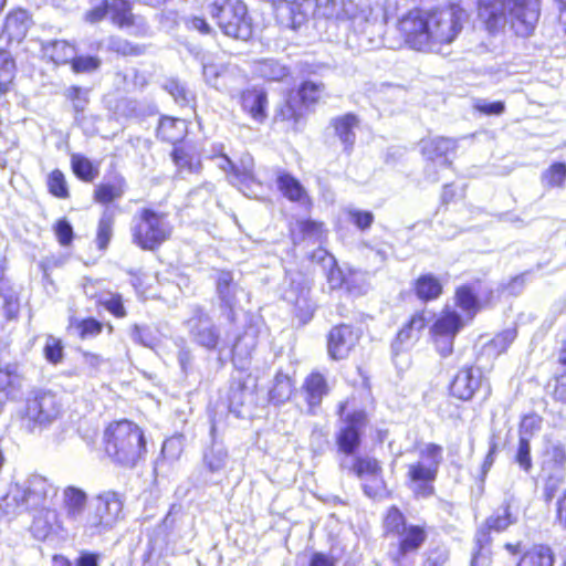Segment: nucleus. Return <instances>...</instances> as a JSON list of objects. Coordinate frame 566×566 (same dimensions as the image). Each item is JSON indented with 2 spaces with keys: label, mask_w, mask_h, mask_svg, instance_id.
<instances>
[{
  "label": "nucleus",
  "mask_w": 566,
  "mask_h": 566,
  "mask_svg": "<svg viewBox=\"0 0 566 566\" xmlns=\"http://www.w3.org/2000/svg\"><path fill=\"white\" fill-rule=\"evenodd\" d=\"M467 20V11L457 3L412 7L394 25L399 46L422 53L436 52L453 43Z\"/></svg>",
  "instance_id": "1"
},
{
  "label": "nucleus",
  "mask_w": 566,
  "mask_h": 566,
  "mask_svg": "<svg viewBox=\"0 0 566 566\" xmlns=\"http://www.w3.org/2000/svg\"><path fill=\"white\" fill-rule=\"evenodd\" d=\"M102 449L114 465L132 470L145 461L147 454L145 432L130 419L112 420L104 427Z\"/></svg>",
  "instance_id": "2"
},
{
  "label": "nucleus",
  "mask_w": 566,
  "mask_h": 566,
  "mask_svg": "<svg viewBox=\"0 0 566 566\" xmlns=\"http://www.w3.org/2000/svg\"><path fill=\"white\" fill-rule=\"evenodd\" d=\"M382 536L396 538L389 559L395 566H402L410 556L416 555L426 544L429 531L426 524L409 523L399 506L387 507L381 520Z\"/></svg>",
  "instance_id": "3"
},
{
  "label": "nucleus",
  "mask_w": 566,
  "mask_h": 566,
  "mask_svg": "<svg viewBox=\"0 0 566 566\" xmlns=\"http://www.w3.org/2000/svg\"><path fill=\"white\" fill-rule=\"evenodd\" d=\"M476 13L486 31L497 33L506 23L517 35L528 36L534 30V12L527 9V0H476Z\"/></svg>",
  "instance_id": "4"
},
{
  "label": "nucleus",
  "mask_w": 566,
  "mask_h": 566,
  "mask_svg": "<svg viewBox=\"0 0 566 566\" xmlns=\"http://www.w3.org/2000/svg\"><path fill=\"white\" fill-rule=\"evenodd\" d=\"M419 459L407 465L406 484L413 499L424 500L436 495V481L443 460V447L429 442L420 449Z\"/></svg>",
  "instance_id": "5"
},
{
  "label": "nucleus",
  "mask_w": 566,
  "mask_h": 566,
  "mask_svg": "<svg viewBox=\"0 0 566 566\" xmlns=\"http://www.w3.org/2000/svg\"><path fill=\"white\" fill-rule=\"evenodd\" d=\"M174 233L169 213L153 207L140 208L130 228L132 242L142 251L156 252Z\"/></svg>",
  "instance_id": "6"
},
{
  "label": "nucleus",
  "mask_w": 566,
  "mask_h": 566,
  "mask_svg": "<svg viewBox=\"0 0 566 566\" xmlns=\"http://www.w3.org/2000/svg\"><path fill=\"white\" fill-rule=\"evenodd\" d=\"M208 13L226 36L247 41L253 35V20L242 0H212Z\"/></svg>",
  "instance_id": "7"
},
{
  "label": "nucleus",
  "mask_w": 566,
  "mask_h": 566,
  "mask_svg": "<svg viewBox=\"0 0 566 566\" xmlns=\"http://www.w3.org/2000/svg\"><path fill=\"white\" fill-rule=\"evenodd\" d=\"M348 405L349 399L337 403L336 413L343 418V424L335 434V444L339 453L353 455L361 446L363 431L368 423V413L364 409H358L345 415Z\"/></svg>",
  "instance_id": "8"
},
{
  "label": "nucleus",
  "mask_w": 566,
  "mask_h": 566,
  "mask_svg": "<svg viewBox=\"0 0 566 566\" xmlns=\"http://www.w3.org/2000/svg\"><path fill=\"white\" fill-rule=\"evenodd\" d=\"M464 326V318L453 308L444 307L436 316L429 326V340L440 357L454 353L455 339Z\"/></svg>",
  "instance_id": "9"
},
{
  "label": "nucleus",
  "mask_w": 566,
  "mask_h": 566,
  "mask_svg": "<svg viewBox=\"0 0 566 566\" xmlns=\"http://www.w3.org/2000/svg\"><path fill=\"white\" fill-rule=\"evenodd\" d=\"M481 389H484L486 398L491 396V384L484 375L483 368L475 360L461 366L447 387L448 395L461 402L472 401Z\"/></svg>",
  "instance_id": "10"
},
{
  "label": "nucleus",
  "mask_w": 566,
  "mask_h": 566,
  "mask_svg": "<svg viewBox=\"0 0 566 566\" xmlns=\"http://www.w3.org/2000/svg\"><path fill=\"white\" fill-rule=\"evenodd\" d=\"M348 471L363 481L361 490L369 499H378L382 495L390 496L388 485L384 476V468L380 460L371 455H356Z\"/></svg>",
  "instance_id": "11"
},
{
  "label": "nucleus",
  "mask_w": 566,
  "mask_h": 566,
  "mask_svg": "<svg viewBox=\"0 0 566 566\" xmlns=\"http://www.w3.org/2000/svg\"><path fill=\"white\" fill-rule=\"evenodd\" d=\"M363 337L360 327L350 323L333 325L326 334V352L331 360L347 359L359 346Z\"/></svg>",
  "instance_id": "12"
},
{
  "label": "nucleus",
  "mask_w": 566,
  "mask_h": 566,
  "mask_svg": "<svg viewBox=\"0 0 566 566\" xmlns=\"http://www.w3.org/2000/svg\"><path fill=\"white\" fill-rule=\"evenodd\" d=\"M483 280L463 283L454 289V304L460 308L467 319L472 321L481 311L492 307L495 303L494 291L486 289L480 297Z\"/></svg>",
  "instance_id": "13"
},
{
  "label": "nucleus",
  "mask_w": 566,
  "mask_h": 566,
  "mask_svg": "<svg viewBox=\"0 0 566 566\" xmlns=\"http://www.w3.org/2000/svg\"><path fill=\"white\" fill-rule=\"evenodd\" d=\"M62 413V405L55 392L40 390L27 400L23 419L32 427L48 426Z\"/></svg>",
  "instance_id": "14"
},
{
  "label": "nucleus",
  "mask_w": 566,
  "mask_h": 566,
  "mask_svg": "<svg viewBox=\"0 0 566 566\" xmlns=\"http://www.w3.org/2000/svg\"><path fill=\"white\" fill-rule=\"evenodd\" d=\"M123 507L124 502L118 492H103L96 496L94 509L87 515V523L96 530L111 528L119 521Z\"/></svg>",
  "instance_id": "15"
},
{
  "label": "nucleus",
  "mask_w": 566,
  "mask_h": 566,
  "mask_svg": "<svg viewBox=\"0 0 566 566\" xmlns=\"http://www.w3.org/2000/svg\"><path fill=\"white\" fill-rule=\"evenodd\" d=\"M237 282L234 274L229 269L219 270L214 280L216 294L219 302L221 315L229 324H237L240 310L235 295Z\"/></svg>",
  "instance_id": "16"
},
{
  "label": "nucleus",
  "mask_w": 566,
  "mask_h": 566,
  "mask_svg": "<svg viewBox=\"0 0 566 566\" xmlns=\"http://www.w3.org/2000/svg\"><path fill=\"white\" fill-rule=\"evenodd\" d=\"M51 490L52 484L46 478L35 475L29 479L23 486L15 485L7 494V499H11L15 506L29 509L42 504L48 499Z\"/></svg>",
  "instance_id": "17"
},
{
  "label": "nucleus",
  "mask_w": 566,
  "mask_h": 566,
  "mask_svg": "<svg viewBox=\"0 0 566 566\" xmlns=\"http://www.w3.org/2000/svg\"><path fill=\"white\" fill-rule=\"evenodd\" d=\"M328 233V228L323 220L311 217L298 218L289 228V238L294 247L324 244L327 241Z\"/></svg>",
  "instance_id": "18"
},
{
  "label": "nucleus",
  "mask_w": 566,
  "mask_h": 566,
  "mask_svg": "<svg viewBox=\"0 0 566 566\" xmlns=\"http://www.w3.org/2000/svg\"><path fill=\"white\" fill-rule=\"evenodd\" d=\"M241 111L256 124H264L269 117V95L261 86H249L238 94Z\"/></svg>",
  "instance_id": "19"
},
{
  "label": "nucleus",
  "mask_w": 566,
  "mask_h": 566,
  "mask_svg": "<svg viewBox=\"0 0 566 566\" xmlns=\"http://www.w3.org/2000/svg\"><path fill=\"white\" fill-rule=\"evenodd\" d=\"M428 312L424 308L415 311L398 328L392 339V350L396 355L405 349L410 342L420 339L423 331L429 327Z\"/></svg>",
  "instance_id": "20"
},
{
  "label": "nucleus",
  "mask_w": 566,
  "mask_h": 566,
  "mask_svg": "<svg viewBox=\"0 0 566 566\" xmlns=\"http://www.w3.org/2000/svg\"><path fill=\"white\" fill-rule=\"evenodd\" d=\"M421 156L431 163L440 161L446 167L452 166L450 155L458 149V139L447 136H427L419 142Z\"/></svg>",
  "instance_id": "21"
},
{
  "label": "nucleus",
  "mask_w": 566,
  "mask_h": 566,
  "mask_svg": "<svg viewBox=\"0 0 566 566\" xmlns=\"http://www.w3.org/2000/svg\"><path fill=\"white\" fill-rule=\"evenodd\" d=\"M331 388L326 376L319 370H312L302 382L301 392L307 407L308 413H316L325 397L329 395Z\"/></svg>",
  "instance_id": "22"
},
{
  "label": "nucleus",
  "mask_w": 566,
  "mask_h": 566,
  "mask_svg": "<svg viewBox=\"0 0 566 566\" xmlns=\"http://www.w3.org/2000/svg\"><path fill=\"white\" fill-rule=\"evenodd\" d=\"M517 521L511 500L504 501L499 510L490 514L478 527L475 536L493 542V533H503Z\"/></svg>",
  "instance_id": "23"
},
{
  "label": "nucleus",
  "mask_w": 566,
  "mask_h": 566,
  "mask_svg": "<svg viewBox=\"0 0 566 566\" xmlns=\"http://www.w3.org/2000/svg\"><path fill=\"white\" fill-rule=\"evenodd\" d=\"M189 135V124L179 117L161 115L155 128V137L161 144H184Z\"/></svg>",
  "instance_id": "24"
},
{
  "label": "nucleus",
  "mask_w": 566,
  "mask_h": 566,
  "mask_svg": "<svg viewBox=\"0 0 566 566\" xmlns=\"http://www.w3.org/2000/svg\"><path fill=\"white\" fill-rule=\"evenodd\" d=\"M411 292L421 304L439 301L444 294L443 280L432 273L422 272L411 281Z\"/></svg>",
  "instance_id": "25"
},
{
  "label": "nucleus",
  "mask_w": 566,
  "mask_h": 566,
  "mask_svg": "<svg viewBox=\"0 0 566 566\" xmlns=\"http://www.w3.org/2000/svg\"><path fill=\"white\" fill-rule=\"evenodd\" d=\"M517 337V328L511 327L506 329H502L494 334V336L489 339L480 350L475 354L474 360L475 363H480L484 357L491 359V364L489 370L493 369L494 360L500 356L507 353L511 345Z\"/></svg>",
  "instance_id": "26"
},
{
  "label": "nucleus",
  "mask_w": 566,
  "mask_h": 566,
  "mask_svg": "<svg viewBox=\"0 0 566 566\" xmlns=\"http://www.w3.org/2000/svg\"><path fill=\"white\" fill-rule=\"evenodd\" d=\"M127 190L126 178L115 172L111 178L95 185L92 199L93 202L103 207H108L120 200Z\"/></svg>",
  "instance_id": "27"
},
{
  "label": "nucleus",
  "mask_w": 566,
  "mask_h": 566,
  "mask_svg": "<svg viewBox=\"0 0 566 566\" xmlns=\"http://www.w3.org/2000/svg\"><path fill=\"white\" fill-rule=\"evenodd\" d=\"M276 187L281 195L291 202L300 203L311 210L314 206L313 198L308 195L302 182L287 171H279L276 175Z\"/></svg>",
  "instance_id": "28"
},
{
  "label": "nucleus",
  "mask_w": 566,
  "mask_h": 566,
  "mask_svg": "<svg viewBox=\"0 0 566 566\" xmlns=\"http://www.w3.org/2000/svg\"><path fill=\"white\" fill-rule=\"evenodd\" d=\"M31 23V15L25 9L13 8L3 19L1 33L8 43H20L25 39Z\"/></svg>",
  "instance_id": "29"
},
{
  "label": "nucleus",
  "mask_w": 566,
  "mask_h": 566,
  "mask_svg": "<svg viewBox=\"0 0 566 566\" xmlns=\"http://www.w3.org/2000/svg\"><path fill=\"white\" fill-rule=\"evenodd\" d=\"M109 21L118 29L136 28V34H146L144 19L134 14L133 6L127 0H113Z\"/></svg>",
  "instance_id": "30"
},
{
  "label": "nucleus",
  "mask_w": 566,
  "mask_h": 566,
  "mask_svg": "<svg viewBox=\"0 0 566 566\" xmlns=\"http://www.w3.org/2000/svg\"><path fill=\"white\" fill-rule=\"evenodd\" d=\"M170 158L179 175H197L202 169L200 157L185 143L172 147Z\"/></svg>",
  "instance_id": "31"
},
{
  "label": "nucleus",
  "mask_w": 566,
  "mask_h": 566,
  "mask_svg": "<svg viewBox=\"0 0 566 566\" xmlns=\"http://www.w3.org/2000/svg\"><path fill=\"white\" fill-rule=\"evenodd\" d=\"M302 108L304 107L300 105L298 101L289 94L275 107L273 123L284 124L292 130H297L304 118Z\"/></svg>",
  "instance_id": "32"
},
{
  "label": "nucleus",
  "mask_w": 566,
  "mask_h": 566,
  "mask_svg": "<svg viewBox=\"0 0 566 566\" xmlns=\"http://www.w3.org/2000/svg\"><path fill=\"white\" fill-rule=\"evenodd\" d=\"M296 97L301 106L312 108L324 102L328 92L324 82L306 78L297 85Z\"/></svg>",
  "instance_id": "33"
},
{
  "label": "nucleus",
  "mask_w": 566,
  "mask_h": 566,
  "mask_svg": "<svg viewBox=\"0 0 566 566\" xmlns=\"http://www.w3.org/2000/svg\"><path fill=\"white\" fill-rule=\"evenodd\" d=\"M75 53H77L76 45L66 40H53L42 46L43 57L55 66H70Z\"/></svg>",
  "instance_id": "34"
},
{
  "label": "nucleus",
  "mask_w": 566,
  "mask_h": 566,
  "mask_svg": "<svg viewBox=\"0 0 566 566\" xmlns=\"http://www.w3.org/2000/svg\"><path fill=\"white\" fill-rule=\"evenodd\" d=\"M296 394L295 379L287 374L277 371L268 391V401L273 406H282Z\"/></svg>",
  "instance_id": "35"
},
{
  "label": "nucleus",
  "mask_w": 566,
  "mask_h": 566,
  "mask_svg": "<svg viewBox=\"0 0 566 566\" xmlns=\"http://www.w3.org/2000/svg\"><path fill=\"white\" fill-rule=\"evenodd\" d=\"M358 117L354 113H346L331 120V126L346 151H350L354 147L356 139L355 128L358 126Z\"/></svg>",
  "instance_id": "36"
},
{
  "label": "nucleus",
  "mask_w": 566,
  "mask_h": 566,
  "mask_svg": "<svg viewBox=\"0 0 566 566\" xmlns=\"http://www.w3.org/2000/svg\"><path fill=\"white\" fill-rule=\"evenodd\" d=\"M515 566H555V553L547 544H534L520 555Z\"/></svg>",
  "instance_id": "37"
},
{
  "label": "nucleus",
  "mask_w": 566,
  "mask_h": 566,
  "mask_svg": "<svg viewBox=\"0 0 566 566\" xmlns=\"http://www.w3.org/2000/svg\"><path fill=\"white\" fill-rule=\"evenodd\" d=\"M22 375L17 365L0 367V408L21 389Z\"/></svg>",
  "instance_id": "38"
},
{
  "label": "nucleus",
  "mask_w": 566,
  "mask_h": 566,
  "mask_svg": "<svg viewBox=\"0 0 566 566\" xmlns=\"http://www.w3.org/2000/svg\"><path fill=\"white\" fill-rule=\"evenodd\" d=\"M32 528L35 536L45 539L56 531L63 530V521L56 510L45 507L33 518Z\"/></svg>",
  "instance_id": "39"
},
{
  "label": "nucleus",
  "mask_w": 566,
  "mask_h": 566,
  "mask_svg": "<svg viewBox=\"0 0 566 566\" xmlns=\"http://www.w3.org/2000/svg\"><path fill=\"white\" fill-rule=\"evenodd\" d=\"M289 14L290 25L297 29L305 24L311 18H315L317 0H290L285 4Z\"/></svg>",
  "instance_id": "40"
},
{
  "label": "nucleus",
  "mask_w": 566,
  "mask_h": 566,
  "mask_svg": "<svg viewBox=\"0 0 566 566\" xmlns=\"http://www.w3.org/2000/svg\"><path fill=\"white\" fill-rule=\"evenodd\" d=\"M62 506L65 516L70 521H75L84 511L87 503V494L80 488L67 485L63 489Z\"/></svg>",
  "instance_id": "41"
},
{
  "label": "nucleus",
  "mask_w": 566,
  "mask_h": 566,
  "mask_svg": "<svg viewBox=\"0 0 566 566\" xmlns=\"http://www.w3.org/2000/svg\"><path fill=\"white\" fill-rule=\"evenodd\" d=\"M70 166L73 175L82 182L92 184L99 176V164L83 154H72Z\"/></svg>",
  "instance_id": "42"
},
{
  "label": "nucleus",
  "mask_w": 566,
  "mask_h": 566,
  "mask_svg": "<svg viewBox=\"0 0 566 566\" xmlns=\"http://www.w3.org/2000/svg\"><path fill=\"white\" fill-rule=\"evenodd\" d=\"M0 302L3 303L7 317L9 319L17 317L19 312L18 293L13 290L9 280L4 275V269L0 265Z\"/></svg>",
  "instance_id": "43"
},
{
  "label": "nucleus",
  "mask_w": 566,
  "mask_h": 566,
  "mask_svg": "<svg viewBox=\"0 0 566 566\" xmlns=\"http://www.w3.org/2000/svg\"><path fill=\"white\" fill-rule=\"evenodd\" d=\"M190 333L196 344L209 352L219 349L222 342L218 327L212 324L203 327L196 326Z\"/></svg>",
  "instance_id": "44"
},
{
  "label": "nucleus",
  "mask_w": 566,
  "mask_h": 566,
  "mask_svg": "<svg viewBox=\"0 0 566 566\" xmlns=\"http://www.w3.org/2000/svg\"><path fill=\"white\" fill-rule=\"evenodd\" d=\"M349 18H352V14L346 10L343 1L317 0L315 19L343 21Z\"/></svg>",
  "instance_id": "45"
},
{
  "label": "nucleus",
  "mask_w": 566,
  "mask_h": 566,
  "mask_svg": "<svg viewBox=\"0 0 566 566\" xmlns=\"http://www.w3.org/2000/svg\"><path fill=\"white\" fill-rule=\"evenodd\" d=\"M15 73L14 59L7 49L0 48V95H4L11 90Z\"/></svg>",
  "instance_id": "46"
},
{
  "label": "nucleus",
  "mask_w": 566,
  "mask_h": 566,
  "mask_svg": "<svg viewBox=\"0 0 566 566\" xmlns=\"http://www.w3.org/2000/svg\"><path fill=\"white\" fill-rule=\"evenodd\" d=\"M64 96L76 116L85 113L90 104V88L73 84L65 90Z\"/></svg>",
  "instance_id": "47"
},
{
  "label": "nucleus",
  "mask_w": 566,
  "mask_h": 566,
  "mask_svg": "<svg viewBox=\"0 0 566 566\" xmlns=\"http://www.w3.org/2000/svg\"><path fill=\"white\" fill-rule=\"evenodd\" d=\"M45 182L48 192L52 197L61 200H66L71 197L65 174L61 169H52L46 176Z\"/></svg>",
  "instance_id": "48"
},
{
  "label": "nucleus",
  "mask_w": 566,
  "mask_h": 566,
  "mask_svg": "<svg viewBox=\"0 0 566 566\" xmlns=\"http://www.w3.org/2000/svg\"><path fill=\"white\" fill-rule=\"evenodd\" d=\"M114 223L113 213L105 212L99 217L95 234V244L98 251L108 249L114 232Z\"/></svg>",
  "instance_id": "49"
},
{
  "label": "nucleus",
  "mask_w": 566,
  "mask_h": 566,
  "mask_svg": "<svg viewBox=\"0 0 566 566\" xmlns=\"http://www.w3.org/2000/svg\"><path fill=\"white\" fill-rule=\"evenodd\" d=\"M106 328L108 334H113L114 326L112 323H102L95 317L87 316L75 323V329L80 338L85 339L99 335Z\"/></svg>",
  "instance_id": "50"
},
{
  "label": "nucleus",
  "mask_w": 566,
  "mask_h": 566,
  "mask_svg": "<svg viewBox=\"0 0 566 566\" xmlns=\"http://www.w3.org/2000/svg\"><path fill=\"white\" fill-rule=\"evenodd\" d=\"M545 390L554 402L566 406V369L554 373L547 380Z\"/></svg>",
  "instance_id": "51"
},
{
  "label": "nucleus",
  "mask_w": 566,
  "mask_h": 566,
  "mask_svg": "<svg viewBox=\"0 0 566 566\" xmlns=\"http://www.w3.org/2000/svg\"><path fill=\"white\" fill-rule=\"evenodd\" d=\"M165 91L174 98L175 103L181 107L193 106L196 104L195 93L178 80L167 82Z\"/></svg>",
  "instance_id": "52"
},
{
  "label": "nucleus",
  "mask_w": 566,
  "mask_h": 566,
  "mask_svg": "<svg viewBox=\"0 0 566 566\" xmlns=\"http://www.w3.org/2000/svg\"><path fill=\"white\" fill-rule=\"evenodd\" d=\"M492 562V542L474 535V549L470 566H491Z\"/></svg>",
  "instance_id": "53"
},
{
  "label": "nucleus",
  "mask_w": 566,
  "mask_h": 566,
  "mask_svg": "<svg viewBox=\"0 0 566 566\" xmlns=\"http://www.w3.org/2000/svg\"><path fill=\"white\" fill-rule=\"evenodd\" d=\"M224 171L232 184L247 185L254 180L255 175L251 165H238L227 158Z\"/></svg>",
  "instance_id": "54"
},
{
  "label": "nucleus",
  "mask_w": 566,
  "mask_h": 566,
  "mask_svg": "<svg viewBox=\"0 0 566 566\" xmlns=\"http://www.w3.org/2000/svg\"><path fill=\"white\" fill-rule=\"evenodd\" d=\"M514 462L518 468L530 473L533 469L532 447L528 437L518 436L517 447L514 453Z\"/></svg>",
  "instance_id": "55"
},
{
  "label": "nucleus",
  "mask_w": 566,
  "mask_h": 566,
  "mask_svg": "<svg viewBox=\"0 0 566 566\" xmlns=\"http://www.w3.org/2000/svg\"><path fill=\"white\" fill-rule=\"evenodd\" d=\"M43 357L51 365H59L64 359V343L61 338L48 335L42 348Z\"/></svg>",
  "instance_id": "56"
},
{
  "label": "nucleus",
  "mask_w": 566,
  "mask_h": 566,
  "mask_svg": "<svg viewBox=\"0 0 566 566\" xmlns=\"http://www.w3.org/2000/svg\"><path fill=\"white\" fill-rule=\"evenodd\" d=\"M542 181L548 188H563L566 181V164L556 161L542 174Z\"/></svg>",
  "instance_id": "57"
},
{
  "label": "nucleus",
  "mask_w": 566,
  "mask_h": 566,
  "mask_svg": "<svg viewBox=\"0 0 566 566\" xmlns=\"http://www.w3.org/2000/svg\"><path fill=\"white\" fill-rule=\"evenodd\" d=\"M102 65V61L96 55H73L70 69L74 74H88L96 72Z\"/></svg>",
  "instance_id": "58"
},
{
  "label": "nucleus",
  "mask_w": 566,
  "mask_h": 566,
  "mask_svg": "<svg viewBox=\"0 0 566 566\" xmlns=\"http://www.w3.org/2000/svg\"><path fill=\"white\" fill-rule=\"evenodd\" d=\"M96 306L103 307L115 318L120 319L127 316L124 297L118 292L111 293L106 300H97Z\"/></svg>",
  "instance_id": "59"
},
{
  "label": "nucleus",
  "mask_w": 566,
  "mask_h": 566,
  "mask_svg": "<svg viewBox=\"0 0 566 566\" xmlns=\"http://www.w3.org/2000/svg\"><path fill=\"white\" fill-rule=\"evenodd\" d=\"M53 232L61 247H70L75 237L73 227L66 218H60L54 222Z\"/></svg>",
  "instance_id": "60"
},
{
  "label": "nucleus",
  "mask_w": 566,
  "mask_h": 566,
  "mask_svg": "<svg viewBox=\"0 0 566 566\" xmlns=\"http://www.w3.org/2000/svg\"><path fill=\"white\" fill-rule=\"evenodd\" d=\"M108 49L120 56H139L145 52L144 45L135 44L127 40H114Z\"/></svg>",
  "instance_id": "61"
},
{
  "label": "nucleus",
  "mask_w": 566,
  "mask_h": 566,
  "mask_svg": "<svg viewBox=\"0 0 566 566\" xmlns=\"http://www.w3.org/2000/svg\"><path fill=\"white\" fill-rule=\"evenodd\" d=\"M542 422L543 418L535 412L523 415L518 423V436L530 438V436L541 429Z\"/></svg>",
  "instance_id": "62"
},
{
  "label": "nucleus",
  "mask_w": 566,
  "mask_h": 566,
  "mask_svg": "<svg viewBox=\"0 0 566 566\" xmlns=\"http://www.w3.org/2000/svg\"><path fill=\"white\" fill-rule=\"evenodd\" d=\"M544 454L553 468L563 469L566 465V447L563 443L553 444L545 450Z\"/></svg>",
  "instance_id": "63"
},
{
  "label": "nucleus",
  "mask_w": 566,
  "mask_h": 566,
  "mask_svg": "<svg viewBox=\"0 0 566 566\" xmlns=\"http://www.w3.org/2000/svg\"><path fill=\"white\" fill-rule=\"evenodd\" d=\"M554 523L566 531V489L556 499Z\"/></svg>",
  "instance_id": "64"
}]
</instances>
